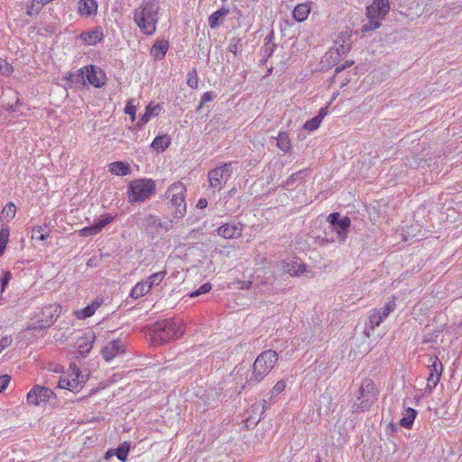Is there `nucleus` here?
Masks as SVG:
<instances>
[{"label": "nucleus", "mask_w": 462, "mask_h": 462, "mask_svg": "<svg viewBox=\"0 0 462 462\" xmlns=\"http://www.w3.org/2000/svg\"><path fill=\"white\" fill-rule=\"evenodd\" d=\"M186 332V323L180 318H169L156 321L148 329L153 346H162L180 338Z\"/></svg>", "instance_id": "1"}, {"label": "nucleus", "mask_w": 462, "mask_h": 462, "mask_svg": "<svg viewBox=\"0 0 462 462\" xmlns=\"http://www.w3.org/2000/svg\"><path fill=\"white\" fill-rule=\"evenodd\" d=\"M160 5L157 0H144L134 13V21L146 35L156 32Z\"/></svg>", "instance_id": "2"}, {"label": "nucleus", "mask_w": 462, "mask_h": 462, "mask_svg": "<svg viewBox=\"0 0 462 462\" xmlns=\"http://www.w3.org/2000/svg\"><path fill=\"white\" fill-rule=\"evenodd\" d=\"M356 401L351 406L353 412H362L367 410L376 399L378 391L370 377H365L357 383Z\"/></svg>", "instance_id": "3"}, {"label": "nucleus", "mask_w": 462, "mask_h": 462, "mask_svg": "<svg viewBox=\"0 0 462 462\" xmlns=\"http://www.w3.org/2000/svg\"><path fill=\"white\" fill-rule=\"evenodd\" d=\"M156 189L152 179H137L129 183L127 195L130 203L142 202L149 199Z\"/></svg>", "instance_id": "4"}, {"label": "nucleus", "mask_w": 462, "mask_h": 462, "mask_svg": "<svg viewBox=\"0 0 462 462\" xmlns=\"http://www.w3.org/2000/svg\"><path fill=\"white\" fill-rule=\"evenodd\" d=\"M390 11L389 0H373V3L366 7V16L369 23L362 28V32L374 31L381 26V22Z\"/></svg>", "instance_id": "5"}, {"label": "nucleus", "mask_w": 462, "mask_h": 462, "mask_svg": "<svg viewBox=\"0 0 462 462\" xmlns=\"http://www.w3.org/2000/svg\"><path fill=\"white\" fill-rule=\"evenodd\" d=\"M186 186L180 181L172 183L166 191V198L170 200L175 218H180L186 213Z\"/></svg>", "instance_id": "6"}, {"label": "nucleus", "mask_w": 462, "mask_h": 462, "mask_svg": "<svg viewBox=\"0 0 462 462\" xmlns=\"http://www.w3.org/2000/svg\"><path fill=\"white\" fill-rule=\"evenodd\" d=\"M277 361V352L272 349L265 350L256 357L254 371L257 375H267L275 367Z\"/></svg>", "instance_id": "7"}, {"label": "nucleus", "mask_w": 462, "mask_h": 462, "mask_svg": "<svg viewBox=\"0 0 462 462\" xmlns=\"http://www.w3.org/2000/svg\"><path fill=\"white\" fill-rule=\"evenodd\" d=\"M61 313V306L51 303L42 307L37 317L36 324L40 328H47L54 324Z\"/></svg>", "instance_id": "8"}, {"label": "nucleus", "mask_w": 462, "mask_h": 462, "mask_svg": "<svg viewBox=\"0 0 462 462\" xmlns=\"http://www.w3.org/2000/svg\"><path fill=\"white\" fill-rule=\"evenodd\" d=\"M84 76H86V80L95 88H102L106 85V73L95 65H88L80 69L78 77L84 78Z\"/></svg>", "instance_id": "9"}, {"label": "nucleus", "mask_w": 462, "mask_h": 462, "mask_svg": "<svg viewBox=\"0 0 462 462\" xmlns=\"http://www.w3.org/2000/svg\"><path fill=\"white\" fill-rule=\"evenodd\" d=\"M231 163H225L220 167H217L208 172V181L211 188L221 189L223 185L227 181L230 174Z\"/></svg>", "instance_id": "10"}, {"label": "nucleus", "mask_w": 462, "mask_h": 462, "mask_svg": "<svg viewBox=\"0 0 462 462\" xmlns=\"http://www.w3.org/2000/svg\"><path fill=\"white\" fill-rule=\"evenodd\" d=\"M54 396L55 394L51 389L41 385H34L27 393V402L31 405L40 406L50 402Z\"/></svg>", "instance_id": "11"}, {"label": "nucleus", "mask_w": 462, "mask_h": 462, "mask_svg": "<svg viewBox=\"0 0 462 462\" xmlns=\"http://www.w3.org/2000/svg\"><path fill=\"white\" fill-rule=\"evenodd\" d=\"M125 343L121 339L108 342L102 349V356L107 362L113 360L125 352Z\"/></svg>", "instance_id": "12"}, {"label": "nucleus", "mask_w": 462, "mask_h": 462, "mask_svg": "<svg viewBox=\"0 0 462 462\" xmlns=\"http://www.w3.org/2000/svg\"><path fill=\"white\" fill-rule=\"evenodd\" d=\"M116 217V215L105 214L102 215L100 219L91 226L83 227L79 231L81 236H91L100 233L103 228L110 224Z\"/></svg>", "instance_id": "13"}, {"label": "nucleus", "mask_w": 462, "mask_h": 462, "mask_svg": "<svg viewBox=\"0 0 462 462\" xmlns=\"http://www.w3.org/2000/svg\"><path fill=\"white\" fill-rule=\"evenodd\" d=\"M243 228L242 223H226L217 228V235L225 239H234L241 236Z\"/></svg>", "instance_id": "14"}, {"label": "nucleus", "mask_w": 462, "mask_h": 462, "mask_svg": "<svg viewBox=\"0 0 462 462\" xmlns=\"http://www.w3.org/2000/svg\"><path fill=\"white\" fill-rule=\"evenodd\" d=\"M339 214L337 212L331 213L328 220L331 225H337L339 229L337 230L338 237L342 240L346 239L347 236V229L351 225V219L348 217H344L340 220H338Z\"/></svg>", "instance_id": "15"}, {"label": "nucleus", "mask_w": 462, "mask_h": 462, "mask_svg": "<svg viewBox=\"0 0 462 462\" xmlns=\"http://www.w3.org/2000/svg\"><path fill=\"white\" fill-rule=\"evenodd\" d=\"M88 377H60L58 386L70 392H78L86 383Z\"/></svg>", "instance_id": "16"}, {"label": "nucleus", "mask_w": 462, "mask_h": 462, "mask_svg": "<svg viewBox=\"0 0 462 462\" xmlns=\"http://www.w3.org/2000/svg\"><path fill=\"white\" fill-rule=\"evenodd\" d=\"M79 39L81 40L85 45H96L104 39L103 30L100 27L93 28L92 30L79 34Z\"/></svg>", "instance_id": "17"}, {"label": "nucleus", "mask_w": 462, "mask_h": 462, "mask_svg": "<svg viewBox=\"0 0 462 462\" xmlns=\"http://www.w3.org/2000/svg\"><path fill=\"white\" fill-rule=\"evenodd\" d=\"M98 5L96 0H79L78 14L80 16L92 17L97 14Z\"/></svg>", "instance_id": "18"}, {"label": "nucleus", "mask_w": 462, "mask_h": 462, "mask_svg": "<svg viewBox=\"0 0 462 462\" xmlns=\"http://www.w3.org/2000/svg\"><path fill=\"white\" fill-rule=\"evenodd\" d=\"M95 339H96V337L93 332L89 331V332L85 333L77 341V347H78L79 353L80 355H82L83 356L88 355L93 348Z\"/></svg>", "instance_id": "19"}, {"label": "nucleus", "mask_w": 462, "mask_h": 462, "mask_svg": "<svg viewBox=\"0 0 462 462\" xmlns=\"http://www.w3.org/2000/svg\"><path fill=\"white\" fill-rule=\"evenodd\" d=\"M162 111V106L161 104H155L153 102H151L146 106L144 114L141 116L139 125H145L151 120V118L158 116Z\"/></svg>", "instance_id": "20"}, {"label": "nucleus", "mask_w": 462, "mask_h": 462, "mask_svg": "<svg viewBox=\"0 0 462 462\" xmlns=\"http://www.w3.org/2000/svg\"><path fill=\"white\" fill-rule=\"evenodd\" d=\"M311 12L310 3H300L298 4L293 11L292 17L299 23L306 21Z\"/></svg>", "instance_id": "21"}, {"label": "nucleus", "mask_w": 462, "mask_h": 462, "mask_svg": "<svg viewBox=\"0 0 462 462\" xmlns=\"http://www.w3.org/2000/svg\"><path fill=\"white\" fill-rule=\"evenodd\" d=\"M170 44L167 40H158L156 41L152 47L151 48V55L155 60H162L168 50H169Z\"/></svg>", "instance_id": "22"}, {"label": "nucleus", "mask_w": 462, "mask_h": 462, "mask_svg": "<svg viewBox=\"0 0 462 462\" xmlns=\"http://www.w3.org/2000/svg\"><path fill=\"white\" fill-rule=\"evenodd\" d=\"M109 171L116 176H126L131 173L130 165L125 162H114L108 165Z\"/></svg>", "instance_id": "23"}, {"label": "nucleus", "mask_w": 462, "mask_h": 462, "mask_svg": "<svg viewBox=\"0 0 462 462\" xmlns=\"http://www.w3.org/2000/svg\"><path fill=\"white\" fill-rule=\"evenodd\" d=\"M171 144V138L168 134L156 136L152 142V148L158 152H162L169 148Z\"/></svg>", "instance_id": "24"}, {"label": "nucleus", "mask_w": 462, "mask_h": 462, "mask_svg": "<svg viewBox=\"0 0 462 462\" xmlns=\"http://www.w3.org/2000/svg\"><path fill=\"white\" fill-rule=\"evenodd\" d=\"M285 268L291 275H300L306 271L305 264L299 258H293L290 263H287Z\"/></svg>", "instance_id": "25"}, {"label": "nucleus", "mask_w": 462, "mask_h": 462, "mask_svg": "<svg viewBox=\"0 0 462 462\" xmlns=\"http://www.w3.org/2000/svg\"><path fill=\"white\" fill-rule=\"evenodd\" d=\"M229 13L228 8H220L210 14L208 17V24L211 28H216L223 23L225 16Z\"/></svg>", "instance_id": "26"}, {"label": "nucleus", "mask_w": 462, "mask_h": 462, "mask_svg": "<svg viewBox=\"0 0 462 462\" xmlns=\"http://www.w3.org/2000/svg\"><path fill=\"white\" fill-rule=\"evenodd\" d=\"M101 303L98 301H93L91 304L87 307L78 310L74 312L75 316L79 319H85L94 315L96 310L100 307Z\"/></svg>", "instance_id": "27"}, {"label": "nucleus", "mask_w": 462, "mask_h": 462, "mask_svg": "<svg viewBox=\"0 0 462 462\" xmlns=\"http://www.w3.org/2000/svg\"><path fill=\"white\" fill-rule=\"evenodd\" d=\"M402 415V418L400 420V425L405 429H411L417 416V411L412 408H407Z\"/></svg>", "instance_id": "28"}, {"label": "nucleus", "mask_w": 462, "mask_h": 462, "mask_svg": "<svg viewBox=\"0 0 462 462\" xmlns=\"http://www.w3.org/2000/svg\"><path fill=\"white\" fill-rule=\"evenodd\" d=\"M151 291V285H148L144 280L137 282L131 291V297L134 299H139Z\"/></svg>", "instance_id": "29"}, {"label": "nucleus", "mask_w": 462, "mask_h": 462, "mask_svg": "<svg viewBox=\"0 0 462 462\" xmlns=\"http://www.w3.org/2000/svg\"><path fill=\"white\" fill-rule=\"evenodd\" d=\"M276 140H277V147L281 151H282L284 152H289L291 150L292 144H291V139L289 137V134L287 133H284V132L279 133Z\"/></svg>", "instance_id": "30"}, {"label": "nucleus", "mask_w": 462, "mask_h": 462, "mask_svg": "<svg viewBox=\"0 0 462 462\" xmlns=\"http://www.w3.org/2000/svg\"><path fill=\"white\" fill-rule=\"evenodd\" d=\"M50 236L47 226H38L32 228L31 238L37 241H44Z\"/></svg>", "instance_id": "31"}, {"label": "nucleus", "mask_w": 462, "mask_h": 462, "mask_svg": "<svg viewBox=\"0 0 462 462\" xmlns=\"http://www.w3.org/2000/svg\"><path fill=\"white\" fill-rule=\"evenodd\" d=\"M167 275V271H160L157 273H154L151 274L147 279H145V282H147L148 285H151V289L154 286L160 285L162 281L165 279Z\"/></svg>", "instance_id": "32"}, {"label": "nucleus", "mask_w": 462, "mask_h": 462, "mask_svg": "<svg viewBox=\"0 0 462 462\" xmlns=\"http://www.w3.org/2000/svg\"><path fill=\"white\" fill-rule=\"evenodd\" d=\"M45 5L46 4L43 0H31L26 9L27 15H37Z\"/></svg>", "instance_id": "33"}, {"label": "nucleus", "mask_w": 462, "mask_h": 462, "mask_svg": "<svg viewBox=\"0 0 462 462\" xmlns=\"http://www.w3.org/2000/svg\"><path fill=\"white\" fill-rule=\"evenodd\" d=\"M16 214V207L13 202L7 203L1 211V217L7 221L12 220Z\"/></svg>", "instance_id": "34"}, {"label": "nucleus", "mask_w": 462, "mask_h": 462, "mask_svg": "<svg viewBox=\"0 0 462 462\" xmlns=\"http://www.w3.org/2000/svg\"><path fill=\"white\" fill-rule=\"evenodd\" d=\"M430 369L429 375H441L442 373V364L437 357H430Z\"/></svg>", "instance_id": "35"}, {"label": "nucleus", "mask_w": 462, "mask_h": 462, "mask_svg": "<svg viewBox=\"0 0 462 462\" xmlns=\"http://www.w3.org/2000/svg\"><path fill=\"white\" fill-rule=\"evenodd\" d=\"M130 450V444L128 442H124L121 444L115 451L116 456L121 461H125L127 458V455Z\"/></svg>", "instance_id": "36"}, {"label": "nucleus", "mask_w": 462, "mask_h": 462, "mask_svg": "<svg viewBox=\"0 0 462 462\" xmlns=\"http://www.w3.org/2000/svg\"><path fill=\"white\" fill-rule=\"evenodd\" d=\"M9 228L5 227L0 230V256L4 254L9 238Z\"/></svg>", "instance_id": "37"}, {"label": "nucleus", "mask_w": 462, "mask_h": 462, "mask_svg": "<svg viewBox=\"0 0 462 462\" xmlns=\"http://www.w3.org/2000/svg\"><path fill=\"white\" fill-rule=\"evenodd\" d=\"M382 322V318L379 316L377 310H373L369 315V325L371 328L374 329L376 327H379Z\"/></svg>", "instance_id": "38"}, {"label": "nucleus", "mask_w": 462, "mask_h": 462, "mask_svg": "<svg viewBox=\"0 0 462 462\" xmlns=\"http://www.w3.org/2000/svg\"><path fill=\"white\" fill-rule=\"evenodd\" d=\"M13 71V66L5 60L0 58V75L10 76Z\"/></svg>", "instance_id": "39"}, {"label": "nucleus", "mask_w": 462, "mask_h": 462, "mask_svg": "<svg viewBox=\"0 0 462 462\" xmlns=\"http://www.w3.org/2000/svg\"><path fill=\"white\" fill-rule=\"evenodd\" d=\"M212 289L211 283L206 282L202 284L198 290L189 294V298H195L202 294L208 293Z\"/></svg>", "instance_id": "40"}, {"label": "nucleus", "mask_w": 462, "mask_h": 462, "mask_svg": "<svg viewBox=\"0 0 462 462\" xmlns=\"http://www.w3.org/2000/svg\"><path fill=\"white\" fill-rule=\"evenodd\" d=\"M321 124V121L319 118H318L317 116L310 119V120H307L303 125L304 129L307 130V131H314L316 129H318L319 127Z\"/></svg>", "instance_id": "41"}, {"label": "nucleus", "mask_w": 462, "mask_h": 462, "mask_svg": "<svg viewBox=\"0 0 462 462\" xmlns=\"http://www.w3.org/2000/svg\"><path fill=\"white\" fill-rule=\"evenodd\" d=\"M394 308H395V302L390 301V302L386 303L383 309L377 310L379 316H381V318H382V321L386 317H388V315L394 310Z\"/></svg>", "instance_id": "42"}, {"label": "nucleus", "mask_w": 462, "mask_h": 462, "mask_svg": "<svg viewBox=\"0 0 462 462\" xmlns=\"http://www.w3.org/2000/svg\"><path fill=\"white\" fill-rule=\"evenodd\" d=\"M125 113L131 116L132 122H134L135 120L136 106L133 104L132 101L127 102V104L125 107Z\"/></svg>", "instance_id": "43"}, {"label": "nucleus", "mask_w": 462, "mask_h": 462, "mask_svg": "<svg viewBox=\"0 0 462 462\" xmlns=\"http://www.w3.org/2000/svg\"><path fill=\"white\" fill-rule=\"evenodd\" d=\"M187 83L192 88H198V85H199L198 77H197V73H196L195 69H193L191 72L189 73V79H188Z\"/></svg>", "instance_id": "44"}, {"label": "nucleus", "mask_w": 462, "mask_h": 462, "mask_svg": "<svg viewBox=\"0 0 462 462\" xmlns=\"http://www.w3.org/2000/svg\"><path fill=\"white\" fill-rule=\"evenodd\" d=\"M11 278H12V274L10 272L4 273L3 276L0 278L2 291H4L5 290V287L9 283Z\"/></svg>", "instance_id": "45"}, {"label": "nucleus", "mask_w": 462, "mask_h": 462, "mask_svg": "<svg viewBox=\"0 0 462 462\" xmlns=\"http://www.w3.org/2000/svg\"><path fill=\"white\" fill-rule=\"evenodd\" d=\"M12 337L11 336H5V337H3L1 339H0V353L5 350V348H7L8 346H11L12 344Z\"/></svg>", "instance_id": "46"}, {"label": "nucleus", "mask_w": 462, "mask_h": 462, "mask_svg": "<svg viewBox=\"0 0 462 462\" xmlns=\"http://www.w3.org/2000/svg\"><path fill=\"white\" fill-rule=\"evenodd\" d=\"M286 387V383L284 380H281L277 382V383L273 388V394L281 393Z\"/></svg>", "instance_id": "47"}, {"label": "nucleus", "mask_w": 462, "mask_h": 462, "mask_svg": "<svg viewBox=\"0 0 462 462\" xmlns=\"http://www.w3.org/2000/svg\"><path fill=\"white\" fill-rule=\"evenodd\" d=\"M440 377H428L427 378V386L431 390L434 388L439 382Z\"/></svg>", "instance_id": "48"}, {"label": "nucleus", "mask_w": 462, "mask_h": 462, "mask_svg": "<svg viewBox=\"0 0 462 462\" xmlns=\"http://www.w3.org/2000/svg\"><path fill=\"white\" fill-rule=\"evenodd\" d=\"M48 371L49 372H53L55 374L64 373L63 366H61L60 365H58V364L53 365V367H49Z\"/></svg>", "instance_id": "49"}, {"label": "nucleus", "mask_w": 462, "mask_h": 462, "mask_svg": "<svg viewBox=\"0 0 462 462\" xmlns=\"http://www.w3.org/2000/svg\"><path fill=\"white\" fill-rule=\"evenodd\" d=\"M213 99L212 94L210 92H206L201 97V106L208 102H210Z\"/></svg>", "instance_id": "50"}, {"label": "nucleus", "mask_w": 462, "mask_h": 462, "mask_svg": "<svg viewBox=\"0 0 462 462\" xmlns=\"http://www.w3.org/2000/svg\"><path fill=\"white\" fill-rule=\"evenodd\" d=\"M9 379L10 377H0V393L6 388Z\"/></svg>", "instance_id": "51"}, {"label": "nucleus", "mask_w": 462, "mask_h": 462, "mask_svg": "<svg viewBox=\"0 0 462 462\" xmlns=\"http://www.w3.org/2000/svg\"><path fill=\"white\" fill-rule=\"evenodd\" d=\"M328 105L326 106L325 107H322L319 112V115L317 116L318 118L320 119V121L322 122V120L324 119V117L327 116L328 114Z\"/></svg>", "instance_id": "52"}, {"label": "nucleus", "mask_w": 462, "mask_h": 462, "mask_svg": "<svg viewBox=\"0 0 462 462\" xmlns=\"http://www.w3.org/2000/svg\"><path fill=\"white\" fill-rule=\"evenodd\" d=\"M69 368H70V370H71V375H79L80 371H79V368L78 367V365H75V364H70Z\"/></svg>", "instance_id": "53"}, {"label": "nucleus", "mask_w": 462, "mask_h": 462, "mask_svg": "<svg viewBox=\"0 0 462 462\" xmlns=\"http://www.w3.org/2000/svg\"><path fill=\"white\" fill-rule=\"evenodd\" d=\"M208 205V201L205 199H199L198 203H197V208H205Z\"/></svg>", "instance_id": "54"}, {"label": "nucleus", "mask_w": 462, "mask_h": 462, "mask_svg": "<svg viewBox=\"0 0 462 462\" xmlns=\"http://www.w3.org/2000/svg\"><path fill=\"white\" fill-rule=\"evenodd\" d=\"M229 51L234 54V55H236L237 54V51H238V46L236 43H231L228 47Z\"/></svg>", "instance_id": "55"}, {"label": "nucleus", "mask_w": 462, "mask_h": 462, "mask_svg": "<svg viewBox=\"0 0 462 462\" xmlns=\"http://www.w3.org/2000/svg\"><path fill=\"white\" fill-rule=\"evenodd\" d=\"M77 75L72 73V72H68L64 79L67 80V81H70V82H73L74 81V78L76 77Z\"/></svg>", "instance_id": "56"}, {"label": "nucleus", "mask_w": 462, "mask_h": 462, "mask_svg": "<svg viewBox=\"0 0 462 462\" xmlns=\"http://www.w3.org/2000/svg\"><path fill=\"white\" fill-rule=\"evenodd\" d=\"M169 368H170V366H169V365L164 366V367H162V370H159V372H164V373H165V372H167V371L169 370Z\"/></svg>", "instance_id": "57"}, {"label": "nucleus", "mask_w": 462, "mask_h": 462, "mask_svg": "<svg viewBox=\"0 0 462 462\" xmlns=\"http://www.w3.org/2000/svg\"><path fill=\"white\" fill-rule=\"evenodd\" d=\"M113 456V451L112 450H109L107 451L106 455V458H108L109 457Z\"/></svg>", "instance_id": "58"}, {"label": "nucleus", "mask_w": 462, "mask_h": 462, "mask_svg": "<svg viewBox=\"0 0 462 462\" xmlns=\"http://www.w3.org/2000/svg\"><path fill=\"white\" fill-rule=\"evenodd\" d=\"M343 68H344V67H337V68L336 69V70H335V73L337 74V73L340 72V71L343 69Z\"/></svg>", "instance_id": "59"}, {"label": "nucleus", "mask_w": 462, "mask_h": 462, "mask_svg": "<svg viewBox=\"0 0 462 462\" xmlns=\"http://www.w3.org/2000/svg\"><path fill=\"white\" fill-rule=\"evenodd\" d=\"M179 363H180V362H178L177 364H175V365H174V366H177V365H179ZM171 366H173V365H171ZM170 372H171V373H173V372H174V370H172V369L171 368V369H170Z\"/></svg>", "instance_id": "60"}]
</instances>
